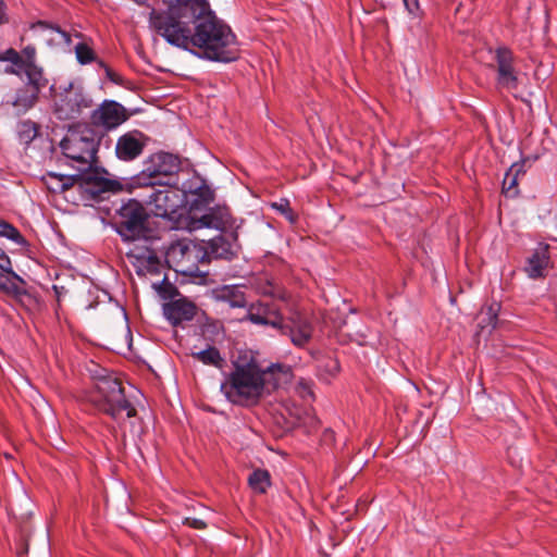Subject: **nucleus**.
Wrapping results in <instances>:
<instances>
[{
    "label": "nucleus",
    "instance_id": "nucleus-1",
    "mask_svg": "<svg viewBox=\"0 0 557 557\" xmlns=\"http://www.w3.org/2000/svg\"><path fill=\"white\" fill-rule=\"evenodd\" d=\"M150 28L174 47L218 62L238 58L236 37L231 28L216 18L207 0H176L166 10L151 9Z\"/></svg>",
    "mask_w": 557,
    "mask_h": 557
},
{
    "label": "nucleus",
    "instance_id": "nucleus-2",
    "mask_svg": "<svg viewBox=\"0 0 557 557\" xmlns=\"http://www.w3.org/2000/svg\"><path fill=\"white\" fill-rule=\"evenodd\" d=\"M289 367L273 363L267 369H260L256 361L234 363V371L221 388L234 404H256L263 395L277 388L280 376L289 374Z\"/></svg>",
    "mask_w": 557,
    "mask_h": 557
},
{
    "label": "nucleus",
    "instance_id": "nucleus-3",
    "mask_svg": "<svg viewBox=\"0 0 557 557\" xmlns=\"http://www.w3.org/2000/svg\"><path fill=\"white\" fill-rule=\"evenodd\" d=\"M85 370L92 381L94 389L90 393V401L103 413L114 420L135 417L136 408L127 400L121 380L108 369L95 361H88Z\"/></svg>",
    "mask_w": 557,
    "mask_h": 557
},
{
    "label": "nucleus",
    "instance_id": "nucleus-4",
    "mask_svg": "<svg viewBox=\"0 0 557 557\" xmlns=\"http://www.w3.org/2000/svg\"><path fill=\"white\" fill-rule=\"evenodd\" d=\"M182 190L193 196L190 223L191 230H199L203 227L214 228L218 231H225L232 226L231 213L227 208L215 207L210 208L201 215H198L196 209L201 206H207L214 200V191L199 177L184 184Z\"/></svg>",
    "mask_w": 557,
    "mask_h": 557
},
{
    "label": "nucleus",
    "instance_id": "nucleus-5",
    "mask_svg": "<svg viewBox=\"0 0 557 557\" xmlns=\"http://www.w3.org/2000/svg\"><path fill=\"white\" fill-rule=\"evenodd\" d=\"M78 174L75 175H51V177L58 178L61 184L54 187L49 184L53 193H63L71 187H76L78 193L88 200H101L104 199V195L114 193L121 189V184L114 180H110L103 176L107 174L106 171L100 172L92 166L79 168Z\"/></svg>",
    "mask_w": 557,
    "mask_h": 557
},
{
    "label": "nucleus",
    "instance_id": "nucleus-6",
    "mask_svg": "<svg viewBox=\"0 0 557 557\" xmlns=\"http://www.w3.org/2000/svg\"><path fill=\"white\" fill-rule=\"evenodd\" d=\"M148 216L146 209L138 200L129 199L116 210L113 225L124 242L157 244L159 238L149 227Z\"/></svg>",
    "mask_w": 557,
    "mask_h": 557
},
{
    "label": "nucleus",
    "instance_id": "nucleus-7",
    "mask_svg": "<svg viewBox=\"0 0 557 557\" xmlns=\"http://www.w3.org/2000/svg\"><path fill=\"white\" fill-rule=\"evenodd\" d=\"M99 141L100 136L96 131L85 125L70 128L60 147L67 159L78 164L77 168H86L96 161Z\"/></svg>",
    "mask_w": 557,
    "mask_h": 557
},
{
    "label": "nucleus",
    "instance_id": "nucleus-8",
    "mask_svg": "<svg viewBox=\"0 0 557 557\" xmlns=\"http://www.w3.org/2000/svg\"><path fill=\"white\" fill-rule=\"evenodd\" d=\"M94 106L91 96L77 83L71 82L54 97L53 113L60 121H74Z\"/></svg>",
    "mask_w": 557,
    "mask_h": 557
},
{
    "label": "nucleus",
    "instance_id": "nucleus-9",
    "mask_svg": "<svg viewBox=\"0 0 557 557\" xmlns=\"http://www.w3.org/2000/svg\"><path fill=\"white\" fill-rule=\"evenodd\" d=\"M181 161L178 157L169 152L152 154L145 164V169L137 177L139 185H178Z\"/></svg>",
    "mask_w": 557,
    "mask_h": 557
},
{
    "label": "nucleus",
    "instance_id": "nucleus-10",
    "mask_svg": "<svg viewBox=\"0 0 557 557\" xmlns=\"http://www.w3.org/2000/svg\"><path fill=\"white\" fill-rule=\"evenodd\" d=\"M259 325H268L282 335L289 336L295 346L304 347L311 338L313 327L302 315H247Z\"/></svg>",
    "mask_w": 557,
    "mask_h": 557
},
{
    "label": "nucleus",
    "instance_id": "nucleus-11",
    "mask_svg": "<svg viewBox=\"0 0 557 557\" xmlns=\"http://www.w3.org/2000/svg\"><path fill=\"white\" fill-rule=\"evenodd\" d=\"M164 257L170 268L186 276L201 274L199 264L205 263L207 259L202 245L185 240L173 243L166 249Z\"/></svg>",
    "mask_w": 557,
    "mask_h": 557
},
{
    "label": "nucleus",
    "instance_id": "nucleus-12",
    "mask_svg": "<svg viewBox=\"0 0 557 557\" xmlns=\"http://www.w3.org/2000/svg\"><path fill=\"white\" fill-rule=\"evenodd\" d=\"M143 186L148 188L146 203L156 216L173 220L185 203V193L178 185Z\"/></svg>",
    "mask_w": 557,
    "mask_h": 557
},
{
    "label": "nucleus",
    "instance_id": "nucleus-13",
    "mask_svg": "<svg viewBox=\"0 0 557 557\" xmlns=\"http://www.w3.org/2000/svg\"><path fill=\"white\" fill-rule=\"evenodd\" d=\"M127 119V111L121 103L114 100H104L91 111L88 126L107 133L117 128Z\"/></svg>",
    "mask_w": 557,
    "mask_h": 557
},
{
    "label": "nucleus",
    "instance_id": "nucleus-14",
    "mask_svg": "<svg viewBox=\"0 0 557 557\" xmlns=\"http://www.w3.org/2000/svg\"><path fill=\"white\" fill-rule=\"evenodd\" d=\"M152 287L163 300H168L163 305L164 313H195V305L184 298L166 276L153 282Z\"/></svg>",
    "mask_w": 557,
    "mask_h": 557
},
{
    "label": "nucleus",
    "instance_id": "nucleus-15",
    "mask_svg": "<svg viewBox=\"0 0 557 557\" xmlns=\"http://www.w3.org/2000/svg\"><path fill=\"white\" fill-rule=\"evenodd\" d=\"M128 257L133 259L132 263L139 276L160 274L163 268L161 258L156 251V244L135 246Z\"/></svg>",
    "mask_w": 557,
    "mask_h": 557
},
{
    "label": "nucleus",
    "instance_id": "nucleus-16",
    "mask_svg": "<svg viewBox=\"0 0 557 557\" xmlns=\"http://www.w3.org/2000/svg\"><path fill=\"white\" fill-rule=\"evenodd\" d=\"M222 232V234L210 240L203 242L202 247L207 255L206 262H209L211 259L230 261L237 256L239 249L237 234L235 232Z\"/></svg>",
    "mask_w": 557,
    "mask_h": 557
},
{
    "label": "nucleus",
    "instance_id": "nucleus-17",
    "mask_svg": "<svg viewBox=\"0 0 557 557\" xmlns=\"http://www.w3.org/2000/svg\"><path fill=\"white\" fill-rule=\"evenodd\" d=\"M515 57L510 49L498 47L495 50L496 83L497 86L507 90L517 89L519 78L513 66Z\"/></svg>",
    "mask_w": 557,
    "mask_h": 557
},
{
    "label": "nucleus",
    "instance_id": "nucleus-18",
    "mask_svg": "<svg viewBox=\"0 0 557 557\" xmlns=\"http://www.w3.org/2000/svg\"><path fill=\"white\" fill-rule=\"evenodd\" d=\"M147 136L139 131L121 135L115 145V154L121 161L129 162L138 158L147 144Z\"/></svg>",
    "mask_w": 557,
    "mask_h": 557
},
{
    "label": "nucleus",
    "instance_id": "nucleus-19",
    "mask_svg": "<svg viewBox=\"0 0 557 557\" xmlns=\"http://www.w3.org/2000/svg\"><path fill=\"white\" fill-rule=\"evenodd\" d=\"M550 267L549 245L540 243L525 258L523 271L529 278L540 280L546 277Z\"/></svg>",
    "mask_w": 557,
    "mask_h": 557
},
{
    "label": "nucleus",
    "instance_id": "nucleus-20",
    "mask_svg": "<svg viewBox=\"0 0 557 557\" xmlns=\"http://www.w3.org/2000/svg\"><path fill=\"white\" fill-rule=\"evenodd\" d=\"M49 46H61L71 44V35L60 27L39 21L32 26Z\"/></svg>",
    "mask_w": 557,
    "mask_h": 557
},
{
    "label": "nucleus",
    "instance_id": "nucleus-21",
    "mask_svg": "<svg viewBox=\"0 0 557 557\" xmlns=\"http://www.w3.org/2000/svg\"><path fill=\"white\" fill-rule=\"evenodd\" d=\"M38 96V91L28 86H24L16 90L11 104L16 109L17 114H23L37 103Z\"/></svg>",
    "mask_w": 557,
    "mask_h": 557
},
{
    "label": "nucleus",
    "instance_id": "nucleus-22",
    "mask_svg": "<svg viewBox=\"0 0 557 557\" xmlns=\"http://www.w3.org/2000/svg\"><path fill=\"white\" fill-rule=\"evenodd\" d=\"M216 299L227 305V309L244 308L246 298L237 287H224L216 292Z\"/></svg>",
    "mask_w": 557,
    "mask_h": 557
},
{
    "label": "nucleus",
    "instance_id": "nucleus-23",
    "mask_svg": "<svg viewBox=\"0 0 557 557\" xmlns=\"http://www.w3.org/2000/svg\"><path fill=\"white\" fill-rule=\"evenodd\" d=\"M22 69L27 78L26 86L40 92L41 89L48 85V79L44 75L42 67L38 66L37 64H32Z\"/></svg>",
    "mask_w": 557,
    "mask_h": 557
},
{
    "label": "nucleus",
    "instance_id": "nucleus-24",
    "mask_svg": "<svg viewBox=\"0 0 557 557\" xmlns=\"http://www.w3.org/2000/svg\"><path fill=\"white\" fill-rule=\"evenodd\" d=\"M191 357L203 364L213 366L219 369H222L224 364V359L221 357L220 351L213 346H209L205 350L191 352Z\"/></svg>",
    "mask_w": 557,
    "mask_h": 557
},
{
    "label": "nucleus",
    "instance_id": "nucleus-25",
    "mask_svg": "<svg viewBox=\"0 0 557 557\" xmlns=\"http://www.w3.org/2000/svg\"><path fill=\"white\" fill-rule=\"evenodd\" d=\"M248 483L250 487L257 493H265L270 486V474L267 470H255L249 474Z\"/></svg>",
    "mask_w": 557,
    "mask_h": 557
},
{
    "label": "nucleus",
    "instance_id": "nucleus-26",
    "mask_svg": "<svg viewBox=\"0 0 557 557\" xmlns=\"http://www.w3.org/2000/svg\"><path fill=\"white\" fill-rule=\"evenodd\" d=\"M75 55L79 64L86 65L94 61H97L94 49L86 42H78L75 48Z\"/></svg>",
    "mask_w": 557,
    "mask_h": 557
},
{
    "label": "nucleus",
    "instance_id": "nucleus-27",
    "mask_svg": "<svg viewBox=\"0 0 557 557\" xmlns=\"http://www.w3.org/2000/svg\"><path fill=\"white\" fill-rule=\"evenodd\" d=\"M0 237H5L18 245H24L25 239L18 230L0 218Z\"/></svg>",
    "mask_w": 557,
    "mask_h": 557
},
{
    "label": "nucleus",
    "instance_id": "nucleus-28",
    "mask_svg": "<svg viewBox=\"0 0 557 557\" xmlns=\"http://www.w3.org/2000/svg\"><path fill=\"white\" fill-rule=\"evenodd\" d=\"M222 325L219 321L205 315V322L201 324V335L206 338L213 339L221 331Z\"/></svg>",
    "mask_w": 557,
    "mask_h": 557
},
{
    "label": "nucleus",
    "instance_id": "nucleus-29",
    "mask_svg": "<svg viewBox=\"0 0 557 557\" xmlns=\"http://www.w3.org/2000/svg\"><path fill=\"white\" fill-rule=\"evenodd\" d=\"M518 177L513 175V172H508L505 174L503 181V193L507 197H515L518 195Z\"/></svg>",
    "mask_w": 557,
    "mask_h": 557
},
{
    "label": "nucleus",
    "instance_id": "nucleus-30",
    "mask_svg": "<svg viewBox=\"0 0 557 557\" xmlns=\"http://www.w3.org/2000/svg\"><path fill=\"white\" fill-rule=\"evenodd\" d=\"M271 207L282 213L290 223H295L297 221V214L292 210L287 199H281L277 202H273Z\"/></svg>",
    "mask_w": 557,
    "mask_h": 557
},
{
    "label": "nucleus",
    "instance_id": "nucleus-31",
    "mask_svg": "<svg viewBox=\"0 0 557 557\" xmlns=\"http://www.w3.org/2000/svg\"><path fill=\"white\" fill-rule=\"evenodd\" d=\"M498 315H485V318L478 323L480 327L479 335H490L497 326Z\"/></svg>",
    "mask_w": 557,
    "mask_h": 557
},
{
    "label": "nucleus",
    "instance_id": "nucleus-32",
    "mask_svg": "<svg viewBox=\"0 0 557 557\" xmlns=\"http://www.w3.org/2000/svg\"><path fill=\"white\" fill-rule=\"evenodd\" d=\"M0 61L10 62L18 69H22V55L13 48H9L4 52L0 53Z\"/></svg>",
    "mask_w": 557,
    "mask_h": 557
},
{
    "label": "nucleus",
    "instance_id": "nucleus-33",
    "mask_svg": "<svg viewBox=\"0 0 557 557\" xmlns=\"http://www.w3.org/2000/svg\"><path fill=\"white\" fill-rule=\"evenodd\" d=\"M22 67L36 64V48L34 46H26L22 53Z\"/></svg>",
    "mask_w": 557,
    "mask_h": 557
},
{
    "label": "nucleus",
    "instance_id": "nucleus-34",
    "mask_svg": "<svg viewBox=\"0 0 557 557\" xmlns=\"http://www.w3.org/2000/svg\"><path fill=\"white\" fill-rule=\"evenodd\" d=\"M170 326L176 327L182 324L183 321H191L194 315H164Z\"/></svg>",
    "mask_w": 557,
    "mask_h": 557
},
{
    "label": "nucleus",
    "instance_id": "nucleus-35",
    "mask_svg": "<svg viewBox=\"0 0 557 557\" xmlns=\"http://www.w3.org/2000/svg\"><path fill=\"white\" fill-rule=\"evenodd\" d=\"M52 288H53V292L55 295L57 302L60 306L62 299L67 295L69 289L65 288L64 286H58V285H53Z\"/></svg>",
    "mask_w": 557,
    "mask_h": 557
},
{
    "label": "nucleus",
    "instance_id": "nucleus-36",
    "mask_svg": "<svg viewBox=\"0 0 557 557\" xmlns=\"http://www.w3.org/2000/svg\"><path fill=\"white\" fill-rule=\"evenodd\" d=\"M185 524H187L194 529H199V530L206 528L205 521H202L201 519H197V518H186Z\"/></svg>",
    "mask_w": 557,
    "mask_h": 557
},
{
    "label": "nucleus",
    "instance_id": "nucleus-37",
    "mask_svg": "<svg viewBox=\"0 0 557 557\" xmlns=\"http://www.w3.org/2000/svg\"><path fill=\"white\" fill-rule=\"evenodd\" d=\"M0 269H1L3 272L12 273V269H11V261H10V258H9L7 255H3V256L0 258Z\"/></svg>",
    "mask_w": 557,
    "mask_h": 557
},
{
    "label": "nucleus",
    "instance_id": "nucleus-38",
    "mask_svg": "<svg viewBox=\"0 0 557 557\" xmlns=\"http://www.w3.org/2000/svg\"><path fill=\"white\" fill-rule=\"evenodd\" d=\"M98 64L100 67H103L106 70V74H107V77L114 82V83H117V76L104 64L103 61H98Z\"/></svg>",
    "mask_w": 557,
    "mask_h": 557
},
{
    "label": "nucleus",
    "instance_id": "nucleus-39",
    "mask_svg": "<svg viewBox=\"0 0 557 557\" xmlns=\"http://www.w3.org/2000/svg\"><path fill=\"white\" fill-rule=\"evenodd\" d=\"M508 172H513V175L518 177L520 174L524 173V163H513Z\"/></svg>",
    "mask_w": 557,
    "mask_h": 557
},
{
    "label": "nucleus",
    "instance_id": "nucleus-40",
    "mask_svg": "<svg viewBox=\"0 0 557 557\" xmlns=\"http://www.w3.org/2000/svg\"><path fill=\"white\" fill-rule=\"evenodd\" d=\"M51 175H58L57 173L49 172L46 176V184L50 190H52L49 186V184H52L54 187L59 186L61 182L58 178L51 177Z\"/></svg>",
    "mask_w": 557,
    "mask_h": 557
},
{
    "label": "nucleus",
    "instance_id": "nucleus-41",
    "mask_svg": "<svg viewBox=\"0 0 557 557\" xmlns=\"http://www.w3.org/2000/svg\"><path fill=\"white\" fill-rule=\"evenodd\" d=\"M23 72V69H18L16 65L12 64L7 66L4 69V73L5 74H11V75H16V76H21V73Z\"/></svg>",
    "mask_w": 557,
    "mask_h": 557
},
{
    "label": "nucleus",
    "instance_id": "nucleus-42",
    "mask_svg": "<svg viewBox=\"0 0 557 557\" xmlns=\"http://www.w3.org/2000/svg\"><path fill=\"white\" fill-rule=\"evenodd\" d=\"M24 127H26L27 129L25 131V133H27V139H33L35 136H36V127L34 124H28V123H25L23 124Z\"/></svg>",
    "mask_w": 557,
    "mask_h": 557
},
{
    "label": "nucleus",
    "instance_id": "nucleus-43",
    "mask_svg": "<svg viewBox=\"0 0 557 557\" xmlns=\"http://www.w3.org/2000/svg\"><path fill=\"white\" fill-rule=\"evenodd\" d=\"M4 9L5 5L2 0H0V25L4 22Z\"/></svg>",
    "mask_w": 557,
    "mask_h": 557
},
{
    "label": "nucleus",
    "instance_id": "nucleus-44",
    "mask_svg": "<svg viewBox=\"0 0 557 557\" xmlns=\"http://www.w3.org/2000/svg\"><path fill=\"white\" fill-rule=\"evenodd\" d=\"M103 297H104V298H108V304H109V305H112V300H111V298H110L107 294H104V295H103ZM113 306H114L116 309H120L121 311H123V312L125 313L124 308H123V307H120V305H119L117 302L113 304Z\"/></svg>",
    "mask_w": 557,
    "mask_h": 557
},
{
    "label": "nucleus",
    "instance_id": "nucleus-45",
    "mask_svg": "<svg viewBox=\"0 0 557 557\" xmlns=\"http://www.w3.org/2000/svg\"><path fill=\"white\" fill-rule=\"evenodd\" d=\"M124 321H125L126 334H127V336H131V330L128 326V314L124 315Z\"/></svg>",
    "mask_w": 557,
    "mask_h": 557
},
{
    "label": "nucleus",
    "instance_id": "nucleus-46",
    "mask_svg": "<svg viewBox=\"0 0 557 557\" xmlns=\"http://www.w3.org/2000/svg\"><path fill=\"white\" fill-rule=\"evenodd\" d=\"M498 310H499V308H498V305L496 304V308H494V307L490 308V313H497Z\"/></svg>",
    "mask_w": 557,
    "mask_h": 557
},
{
    "label": "nucleus",
    "instance_id": "nucleus-47",
    "mask_svg": "<svg viewBox=\"0 0 557 557\" xmlns=\"http://www.w3.org/2000/svg\"><path fill=\"white\" fill-rule=\"evenodd\" d=\"M5 255V252L0 248V258Z\"/></svg>",
    "mask_w": 557,
    "mask_h": 557
},
{
    "label": "nucleus",
    "instance_id": "nucleus-48",
    "mask_svg": "<svg viewBox=\"0 0 557 557\" xmlns=\"http://www.w3.org/2000/svg\"><path fill=\"white\" fill-rule=\"evenodd\" d=\"M349 313H356V310H355V309H352V308H350V309H349Z\"/></svg>",
    "mask_w": 557,
    "mask_h": 557
},
{
    "label": "nucleus",
    "instance_id": "nucleus-49",
    "mask_svg": "<svg viewBox=\"0 0 557 557\" xmlns=\"http://www.w3.org/2000/svg\"><path fill=\"white\" fill-rule=\"evenodd\" d=\"M133 1H134V2H136V3H141V2H144V0H133Z\"/></svg>",
    "mask_w": 557,
    "mask_h": 557
},
{
    "label": "nucleus",
    "instance_id": "nucleus-50",
    "mask_svg": "<svg viewBox=\"0 0 557 557\" xmlns=\"http://www.w3.org/2000/svg\"><path fill=\"white\" fill-rule=\"evenodd\" d=\"M404 1H405V4L408 7L407 0H404Z\"/></svg>",
    "mask_w": 557,
    "mask_h": 557
}]
</instances>
